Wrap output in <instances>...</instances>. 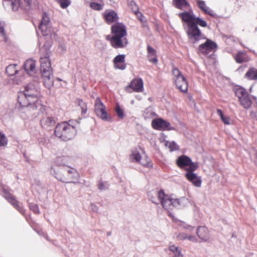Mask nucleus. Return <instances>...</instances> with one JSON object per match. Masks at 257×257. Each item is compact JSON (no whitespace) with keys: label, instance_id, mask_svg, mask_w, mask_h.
Returning <instances> with one entry per match:
<instances>
[{"label":"nucleus","instance_id":"1","mask_svg":"<svg viewBox=\"0 0 257 257\" xmlns=\"http://www.w3.org/2000/svg\"><path fill=\"white\" fill-rule=\"evenodd\" d=\"M37 79L35 78L34 83H30L25 86L23 92L19 93L18 101L22 107H29L33 110L39 108L42 111L45 108L38 102L40 92Z\"/></svg>","mask_w":257,"mask_h":257},{"label":"nucleus","instance_id":"2","mask_svg":"<svg viewBox=\"0 0 257 257\" xmlns=\"http://www.w3.org/2000/svg\"><path fill=\"white\" fill-rule=\"evenodd\" d=\"M51 43L46 41L43 47L40 49V70L44 80V85L48 89H50L53 84V75L51 63L49 58Z\"/></svg>","mask_w":257,"mask_h":257},{"label":"nucleus","instance_id":"3","mask_svg":"<svg viewBox=\"0 0 257 257\" xmlns=\"http://www.w3.org/2000/svg\"><path fill=\"white\" fill-rule=\"evenodd\" d=\"M76 121L69 120L58 123L55 127L56 136L62 140L67 141L73 139L77 133L75 127Z\"/></svg>","mask_w":257,"mask_h":257},{"label":"nucleus","instance_id":"4","mask_svg":"<svg viewBox=\"0 0 257 257\" xmlns=\"http://www.w3.org/2000/svg\"><path fill=\"white\" fill-rule=\"evenodd\" d=\"M55 177L65 183L76 184L78 182L79 175L74 168H64L56 173Z\"/></svg>","mask_w":257,"mask_h":257},{"label":"nucleus","instance_id":"5","mask_svg":"<svg viewBox=\"0 0 257 257\" xmlns=\"http://www.w3.org/2000/svg\"><path fill=\"white\" fill-rule=\"evenodd\" d=\"M235 95L238 97L241 105L245 108H249L252 104V101L247 91L243 87H239L235 90Z\"/></svg>","mask_w":257,"mask_h":257},{"label":"nucleus","instance_id":"6","mask_svg":"<svg viewBox=\"0 0 257 257\" xmlns=\"http://www.w3.org/2000/svg\"><path fill=\"white\" fill-rule=\"evenodd\" d=\"M177 166L180 168L188 167L187 171H195L198 168V163L193 162L190 158L185 155H181L176 160Z\"/></svg>","mask_w":257,"mask_h":257},{"label":"nucleus","instance_id":"7","mask_svg":"<svg viewBox=\"0 0 257 257\" xmlns=\"http://www.w3.org/2000/svg\"><path fill=\"white\" fill-rule=\"evenodd\" d=\"M186 33L188 39L193 43L198 42L202 37L201 31L195 23L187 27Z\"/></svg>","mask_w":257,"mask_h":257},{"label":"nucleus","instance_id":"8","mask_svg":"<svg viewBox=\"0 0 257 257\" xmlns=\"http://www.w3.org/2000/svg\"><path fill=\"white\" fill-rule=\"evenodd\" d=\"M94 107L95 112L97 116L103 120L109 121L110 120V117L108 116L105 110V106L101 101L100 97H97L95 100Z\"/></svg>","mask_w":257,"mask_h":257},{"label":"nucleus","instance_id":"9","mask_svg":"<svg viewBox=\"0 0 257 257\" xmlns=\"http://www.w3.org/2000/svg\"><path fill=\"white\" fill-rule=\"evenodd\" d=\"M107 36V40L110 41L112 47L115 49L123 48L128 44V40L126 37L112 36L109 38Z\"/></svg>","mask_w":257,"mask_h":257},{"label":"nucleus","instance_id":"10","mask_svg":"<svg viewBox=\"0 0 257 257\" xmlns=\"http://www.w3.org/2000/svg\"><path fill=\"white\" fill-rule=\"evenodd\" d=\"M152 126L153 128L159 131H171L175 130L174 127L171 126L170 123L161 118H155L152 121Z\"/></svg>","mask_w":257,"mask_h":257},{"label":"nucleus","instance_id":"11","mask_svg":"<svg viewBox=\"0 0 257 257\" xmlns=\"http://www.w3.org/2000/svg\"><path fill=\"white\" fill-rule=\"evenodd\" d=\"M159 200L164 209L166 210L173 209V198L165 194L162 190L159 191Z\"/></svg>","mask_w":257,"mask_h":257},{"label":"nucleus","instance_id":"12","mask_svg":"<svg viewBox=\"0 0 257 257\" xmlns=\"http://www.w3.org/2000/svg\"><path fill=\"white\" fill-rule=\"evenodd\" d=\"M217 44L213 41L207 39L204 43L200 44L198 47V52L203 55H207L209 52L217 47Z\"/></svg>","mask_w":257,"mask_h":257},{"label":"nucleus","instance_id":"13","mask_svg":"<svg viewBox=\"0 0 257 257\" xmlns=\"http://www.w3.org/2000/svg\"><path fill=\"white\" fill-rule=\"evenodd\" d=\"M40 123L43 128L47 130H51L55 126L56 120L54 117L45 113L43 114Z\"/></svg>","mask_w":257,"mask_h":257},{"label":"nucleus","instance_id":"14","mask_svg":"<svg viewBox=\"0 0 257 257\" xmlns=\"http://www.w3.org/2000/svg\"><path fill=\"white\" fill-rule=\"evenodd\" d=\"M4 197L21 213L24 214L25 210L23 207H21L19 202L16 199L15 197L7 191L6 189H3Z\"/></svg>","mask_w":257,"mask_h":257},{"label":"nucleus","instance_id":"15","mask_svg":"<svg viewBox=\"0 0 257 257\" xmlns=\"http://www.w3.org/2000/svg\"><path fill=\"white\" fill-rule=\"evenodd\" d=\"M111 33L112 36L126 37V27L122 23H116L111 27Z\"/></svg>","mask_w":257,"mask_h":257},{"label":"nucleus","instance_id":"16","mask_svg":"<svg viewBox=\"0 0 257 257\" xmlns=\"http://www.w3.org/2000/svg\"><path fill=\"white\" fill-rule=\"evenodd\" d=\"M132 88L133 91L136 92H142L144 88L143 81L142 78L133 79L130 84L126 87V90L129 92V89Z\"/></svg>","mask_w":257,"mask_h":257},{"label":"nucleus","instance_id":"17","mask_svg":"<svg viewBox=\"0 0 257 257\" xmlns=\"http://www.w3.org/2000/svg\"><path fill=\"white\" fill-rule=\"evenodd\" d=\"M176 87L183 92L188 90V82L184 76H180L179 78H174Z\"/></svg>","mask_w":257,"mask_h":257},{"label":"nucleus","instance_id":"18","mask_svg":"<svg viewBox=\"0 0 257 257\" xmlns=\"http://www.w3.org/2000/svg\"><path fill=\"white\" fill-rule=\"evenodd\" d=\"M194 171H188L185 174V177L195 186L197 187H200L202 183L201 177L198 176L196 174L193 173Z\"/></svg>","mask_w":257,"mask_h":257},{"label":"nucleus","instance_id":"19","mask_svg":"<svg viewBox=\"0 0 257 257\" xmlns=\"http://www.w3.org/2000/svg\"><path fill=\"white\" fill-rule=\"evenodd\" d=\"M125 55L121 54L117 55L113 60L114 67L116 69L120 70H124L126 68V63H125Z\"/></svg>","mask_w":257,"mask_h":257},{"label":"nucleus","instance_id":"20","mask_svg":"<svg viewBox=\"0 0 257 257\" xmlns=\"http://www.w3.org/2000/svg\"><path fill=\"white\" fill-rule=\"evenodd\" d=\"M178 16L181 18L183 22L187 23V27L194 23V22L196 17L193 14L192 12L191 13L188 12H184L179 13Z\"/></svg>","mask_w":257,"mask_h":257},{"label":"nucleus","instance_id":"21","mask_svg":"<svg viewBox=\"0 0 257 257\" xmlns=\"http://www.w3.org/2000/svg\"><path fill=\"white\" fill-rule=\"evenodd\" d=\"M24 67L25 71L31 76L36 73V62L33 59H28L24 63Z\"/></svg>","mask_w":257,"mask_h":257},{"label":"nucleus","instance_id":"22","mask_svg":"<svg viewBox=\"0 0 257 257\" xmlns=\"http://www.w3.org/2000/svg\"><path fill=\"white\" fill-rule=\"evenodd\" d=\"M198 236L204 241H207L209 239V233L208 229L205 226H199L197 230Z\"/></svg>","mask_w":257,"mask_h":257},{"label":"nucleus","instance_id":"23","mask_svg":"<svg viewBox=\"0 0 257 257\" xmlns=\"http://www.w3.org/2000/svg\"><path fill=\"white\" fill-rule=\"evenodd\" d=\"M189 201L186 197H181L179 199L173 198V208H181L188 205Z\"/></svg>","mask_w":257,"mask_h":257},{"label":"nucleus","instance_id":"24","mask_svg":"<svg viewBox=\"0 0 257 257\" xmlns=\"http://www.w3.org/2000/svg\"><path fill=\"white\" fill-rule=\"evenodd\" d=\"M148 59L153 63L156 64L158 62V59L156 55V51L151 46H147Z\"/></svg>","mask_w":257,"mask_h":257},{"label":"nucleus","instance_id":"25","mask_svg":"<svg viewBox=\"0 0 257 257\" xmlns=\"http://www.w3.org/2000/svg\"><path fill=\"white\" fill-rule=\"evenodd\" d=\"M104 17L108 24L116 22L118 19L117 14L112 10L105 11Z\"/></svg>","mask_w":257,"mask_h":257},{"label":"nucleus","instance_id":"26","mask_svg":"<svg viewBox=\"0 0 257 257\" xmlns=\"http://www.w3.org/2000/svg\"><path fill=\"white\" fill-rule=\"evenodd\" d=\"M234 59L237 63L247 62L249 60V57L243 52H238L235 56Z\"/></svg>","mask_w":257,"mask_h":257},{"label":"nucleus","instance_id":"27","mask_svg":"<svg viewBox=\"0 0 257 257\" xmlns=\"http://www.w3.org/2000/svg\"><path fill=\"white\" fill-rule=\"evenodd\" d=\"M127 3L128 6L131 8L133 12L136 15L138 18L142 17V14L139 11V7L136 3L133 0H127Z\"/></svg>","mask_w":257,"mask_h":257},{"label":"nucleus","instance_id":"28","mask_svg":"<svg viewBox=\"0 0 257 257\" xmlns=\"http://www.w3.org/2000/svg\"><path fill=\"white\" fill-rule=\"evenodd\" d=\"M157 115V114L154 111L153 108L151 106L146 108L143 113V117L145 119H151Z\"/></svg>","mask_w":257,"mask_h":257},{"label":"nucleus","instance_id":"29","mask_svg":"<svg viewBox=\"0 0 257 257\" xmlns=\"http://www.w3.org/2000/svg\"><path fill=\"white\" fill-rule=\"evenodd\" d=\"M245 77L248 80L257 79V69L254 68H250L245 74Z\"/></svg>","mask_w":257,"mask_h":257},{"label":"nucleus","instance_id":"30","mask_svg":"<svg viewBox=\"0 0 257 257\" xmlns=\"http://www.w3.org/2000/svg\"><path fill=\"white\" fill-rule=\"evenodd\" d=\"M141 156L137 150L133 151L130 156V161L133 163H138L141 161Z\"/></svg>","mask_w":257,"mask_h":257},{"label":"nucleus","instance_id":"31","mask_svg":"<svg viewBox=\"0 0 257 257\" xmlns=\"http://www.w3.org/2000/svg\"><path fill=\"white\" fill-rule=\"evenodd\" d=\"M159 191H151L147 193V195L149 200L151 201L153 203L158 204L159 203L157 202L156 197L159 199Z\"/></svg>","mask_w":257,"mask_h":257},{"label":"nucleus","instance_id":"32","mask_svg":"<svg viewBox=\"0 0 257 257\" xmlns=\"http://www.w3.org/2000/svg\"><path fill=\"white\" fill-rule=\"evenodd\" d=\"M39 29L44 36H48L51 31V25L40 24Z\"/></svg>","mask_w":257,"mask_h":257},{"label":"nucleus","instance_id":"33","mask_svg":"<svg viewBox=\"0 0 257 257\" xmlns=\"http://www.w3.org/2000/svg\"><path fill=\"white\" fill-rule=\"evenodd\" d=\"M175 7L179 9L183 10L189 6L186 0H174Z\"/></svg>","mask_w":257,"mask_h":257},{"label":"nucleus","instance_id":"34","mask_svg":"<svg viewBox=\"0 0 257 257\" xmlns=\"http://www.w3.org/2000/svg\"><path fill=\"white\" fill-rule=\"evenodd\" d=\"M17 65L11 64L6 68V73L9 76H13L18 73V70L16 69Z\"/></svg>","mask_w":257,"mask_h":257},{"label":"nucleus","instance_id":"35","mask_svg":"<svg viewBox=\"0 0 257 257\" xmlns=\"http://www.w3.org/2000/svg\"><path fill=\"white\" fill-rule=\"evenodd\" d=\"M169 250L174 253V257H183L181 253V248L178 246H176L174 244L170 245Z\"/></svg>","mask_w":257,"mask_h":257},{"label":"nucleus","instance_id":"36","mask_svg":"<svg viewBox=\"0 0 257 257\" xmlns=\"http://www.w3.org/2000/svg\"><path fill=\"white\" fill-rule=\"evenodd\" d=\"M8 1L10 3L12 10L13 11H17L21 8V0H8Z\"/></svg>","mask_w":257,"mask_h":257},{"label":"nucleus","instance_id":"37","mask_svg":"<svg viewBox=\"0 0 257 257\" xmlns=\"http://www.w3.org/2000/svg\"><path fill=\"white\" fill-rule=\"evenodd\" d=\"M139 163L146 167L150 168L153 167V164L147 156H145L144 158H141Z\"/></svg>","mask_w":257,"mask_h":257},{"label":"nucleus","instance_id":"38","mask_svg":"<svg viewBox=\"0 0 257 257\" xmlns=\"http://www.w3.org/2000/svg\"><path fill=\"white\" fill-rule=\"evenodd\" d=\"M217 114L220 117L221 120L223 122L224 124H229L230 123V118L227 116L224 115L221 109H218L217 110Z\"/></svg>","mask_w":257,"mask_h":257},{"label":"nucleus","instance_id":"39","mask_svg":"<svg viewBox=\"0 0 257 257\" xmlns=\"http://www.w3.org/2000/svg\"><path fill=\"white\" fill-rule=\"evenodd\" d=\"M69 158L67 157L62 156L57 158L56 163L58 166H66L67 164V160Z\"/></svg>","mask_w":257,"mask_h":257},{"label":"nucleus","instance_id":"40","mask_svg":"<svg viewBox=\"0 0 257 257\" xmlns=\"http://www.w3.org/2000/svg\"><path fill=\"white\" fill-rule=\"evenodd\" d=\"M166 146H168L170 151H174L179 149V146L175 142H167L166 143Z\"/></svg>","mask_w":257,"mask_h":257},{"label":"nucleus","instance_id":"41","mask_svg":"<svg viewBox=\"0 0 257 257\" xmlns=\"http://www.w3.org/2000/svg\"><path fill=\"white\" fill-rule=\"evenodd\" d=\"M115 111L119 118L122 119L124 117V114L123 111L121 109L118 104H116L115 108Z\"/></svg>","mask_w":257,"mask_h":257},{"label":"nucleus","instance_id":"42","mask_svg":"<svg viewBox=\"0 0 257 257\" xmlns=\"http://www.w3.org/2000/svg\"><path fill=\"white\" fill-rule=\"evenodd\" d=\"M63 9L67 8L70 4V0H56Z\"/></svg>","mask_w":257,"mask_h":257},{"label":"nucleus","instance_id":"43","mask_svg":"<svg viewBox=\"0 0 257 257\" xmlns=\"http://www.w3.org/2000/svg\"><path fill=\"white\" fill-rule=\"evenodd\" d=\"M197 26V25L203 27H206L207 26V23L204 20H202L199 17H195V21L194 22Z\"/></svg>","mask_w":257,"mask_h":257},{"label":"nucleus","instance_id":"44","mask_svg":"<svg viewBox=\"0 0 257 257\" xmlns=\"http://www.w3.org/2000/svg\"><path fill=\"white\" fill-rule=\"evenodd\" d=\"M90 7L94 10L100 11L102 9V7L100 4L93 2L90 3Z\"/></svg>","mask_w":257,"mask_h":257},{"label":"nucleus","instance_id":"45","mask_svg":"<svg viewBox=\"0 0 257 257\" xmlns=\"http://www.w3.org/2000/svg\"><path fill=\"white\" fill-rule=\"evenodd\" d=\"M40 24L51 25L50 21V18L46 15V13H44L43 14L42 20H41Z\"/></svg>","mask_w":257,"mask_h":257},{"label":"nucleus","instance_id":"46","mask_svg":"<svg viewBox=\"0 0 257 257\" xmlns=\"http://www.w3.org/2000/svg\"><path fill=\"white\" fill-rule=\"evenodd\" d=\"M7 139L4 134L0 132V146H5L7 144Z\"/></svg>","mask_w":257,"mask_h":257},{"label":"nucleus","instance_id":"47","mask_svg":"<svg viewBox=\"0 0 257 257\" xmlns=\"http://www.w3.org/2000/svg\"><path fill=\"white\" fill-rule=\"evenodd\" d=\"M29 207L31 210L33 211L35 214H39V208L37 204L31 203L29 204Z\"/></svg>","mask_w":257,"mask_h":257},{"label":"nucleus","instance_id":"48","mask_svg":"<svg viewBox=\"0 0 257 257\" xmlns=\"http://www.w3.org/2000/svg\"><path fill=\"white\" fill-rule=\"evenodd\" d=\"M197 2L198 6L199 8L202 11H204V10H205L207 7L206 6L205 4V2L203 1L200 0H196Z\"/></svg>","mask_w":257,"mask_h":257},{"label":"nucleus","instance_id":"49","mask_svg":"<svg viewBox=\"0 0 257 257\" xmlns=\"http://www.w3.org/2000/svg\"><path fill=\"white\" fill-rule=\"evenodd\" d=\"M79 105L81 106L82 109V112L85 113L87 111V107L85 103L81 100H78Z\"/></svg>","mask_w":257,"mask_h":257},{"label":"nucleus","instance_id":"50","mask_svg":"<svg viewBox=\"0 0 257 257\" xmlns=\"http://www.w3.org/2000/svg\"><path fill=\"white\" fill-rule=\"evenodd\" d=\"M174 78H179L180 76H183L179 70L177 68H174L172 70Z\"/></svg>","mask_w":257,"mask_h":257},{"label":"nucleus","instance_id":"51","mask_svg":"<svg viewBox=\"0 0 257 257\" xmlns=\"http://www.w3.org/2000/svg\"><path fill=\"white\" fill-rule=\"evenodd\" d=\"M204 12L210 16H212V17H214L215 16V14L214 13H213V11L211 9H210L209 7H207V8L204 10Z\"/></svg>","mask_w":257,"mask_h":257},{"label":"nucleus","instance_id":"52","mask_svg":"<svg viewBox=\"0 0 257 257\" xmlns=\"http://www.w3.org/2000/svg\"><path fill=\"white\" fill-rule=\"evenodd\" d=\"M188 235L184 233H181L178 234V238L181 240H185L187 239Z\"/></svg>","mask_w":257,"mask_h":257},{"label":"nucleus","instance_id":"53","mask_svg":"<svg viewBox=\"0 0 257 257\" xmlns=\"http://www.w3.org/2000/svg\"><path fill=\"white\" fill-rule=\"evenodd\" d=\"M98 188L100 190H102L105 189L104 184L102 182L100 181L99 182V183L98 184Z\"/></svg>","mask_w":257,"mask_h":257},{"label":"nucleus","instance_id":"54","mask_svg":"<svg viewBox=\"0 0 257 257\" xmlns=\"http://www.w3.org/2000/svg\"><path fill=\"white\" fill-rule=\"evenodd\" d=\"M187 239L193 242H196L197 240V238L195 236H192V235L188 236Z\"/></svg>","mask_w":257,"mask_h":257},{"label":"nucleus","instance_id":"55","mask_svg":"<svg viewBox=\"0 0 257 257\" xmlns=\"http://www.w3.org/2000/svg\"><path fill=\"white\" fill-rule=\"evenodd\" d=\"M184 228L185 229H188L189 231H192L194 228V227H192V226H191L190 225H187V224H185L184 226Z\"/></svg>","mask_w":257,"mask_h":257},{"label":"nucleus","instance_id":"56","mask_svg":"<svg viewBox=\"0 0 257 257\" xmlns=\"http://www.w3.org/2000/svg\"><path fill=\"white\" fill-rule=\"evenodd\" d=\"M25 3L27 5V6L28 7L27 9H29V8L30 7L31 5V0H24Z\"/></svg>","mask_w":257,"mask_h":257},{"label":"nucleus","instance_id":"57","mask_svg":"<svg viewBox=\"0 0 257 257\" xmlns=\"http://www.w3.org/2000/svg\"><path fill=\"white\" fill-rule=\"evenodd\" d=\"M111 234V232L110 231H109V232H107V236H110Z\"/></svg>","mask_w":257,"mask_h":257},{"label":"nucleus","instance_id":"58","mask_svg":"<svg viewBox=\"0 0 257 257\" xmlns=\"http://www.w3.org/2000/svg\"><path fill=\"white\" fill-rule=\"evenodd\" d=\"M16 83H17V84H18V83H19V81H16Z\"/></svg>","mask_w":257,"mask_h":257},{"label":"nucleus","instance_id":"59","mask_svg":"<svg viewBox=\"0 0 257 257\" xmlns=\"http://www.w3.org/2000/svg\"><path fill=\"white\" fill-rule=\"evenodd\" d=\"M140 20L142 21H143V20L141 18H140Z\"/></svg>","mask_w":257,"mask_h":257}]
</instances>
